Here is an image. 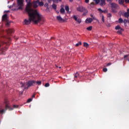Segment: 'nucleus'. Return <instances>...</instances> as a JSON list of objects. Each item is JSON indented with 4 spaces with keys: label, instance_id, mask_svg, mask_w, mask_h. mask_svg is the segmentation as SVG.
I'll return each instance as SVG.
<instances>
[{
    "label": "nucleus",
    "instance_id": "obj_44",
    "mask_svg": "<svg viewBox=\"0 0 129 129\" xmlns=\"http://www.w3.org/2000/svg\"><path fill=\"white\" fill-rule=\"evenodd\" d=\"M94 5H95V3H94V2H92L90 4V6H92V5L94 6Z\"/></svg>",
    "mask_w": 129,
    "mask_h": 129
},
{
    "label": "nucleus",
    "instance_id": "obj_21",
    "mask_svg": "<svg viewBox=\"0 0 129 129\" xmlns=\"http://www.w3.org/2000/svg\"><path fill=\"white\" fill-rule=\"evenodd\" d=\"M122 31H123V29L122 28L118 30V31H117V34H118L119 35L121 34Z\"/></svg>",
    "mask_w": 129,
    "mask_h": 129
},
{
    "label": "nucleus",
    "instance_id": "obj_15",
    "mask_svg": "<svg viewBox=\"0 0 129 129\" xmlns=\"http://www.w3.org/2000/svg\"><path fill=\"white\" fill-rule=\"evenodd\" d=\"M56 19L57 21H59V22H62V21L63 22H64V20L62 18H61V16L56 17Z\"/></svg>",
    "mask_w": 129,
    "mask_h": 129
},
{
    "label": "nucleus",
    "instance_id": "obj_27",
    "mask_svg": "<svg viewBox=\"0 0 129 129\" xmlns=\"http://www.w3.org/2000/svg\"><path fill=\"white\" fill-rule=\"evenodd\" d=\"M115 30H118L121 29L122 28L120 27V26L117 25L115 27Z\"/></svg>",
    "mask_w": 129,
    "mask_h": 129
},
{
    "label": "nucleus",
    "instance_id": "obj_3",
    "mask_svg": "<svg viewBox=\"0 0 129 129\" xmlns=\"http://www.w3.org/2000/svg\"><path fill=\"white\" fill-rule=\"evenodd\" d=\"M36 84L35 80H29L28 82L26 83L27 87L25 85V84L22 85V87H24L25 89H29L30 87H32V86H35Z\"/></svg>",
    "mask_w": 129,
    "mask_h": 129
},
{
    "label": "nucleus",
    "instance_id": "obj_57",
    "mask_svg": "<svg viewBox=\"0 0 129 129\" xmlns=\"http://www.w3.org/2000/svg\"><path fill=\"white\" fill-rule=\"evenodd\" d=\"M9 12H10V11H7V13H9Z\"/></svg>",
    "mask_w": 129,
    "mask_h": 129
},
{
    "label": "nucleus",
    "instance_id": "obj_33",
    "mask_svg": "<svg viewBox=\"0 0 129 129\" xmlns=\"http://www.w3.org/2000/svg\"><path fill=\"white\" fill-rule=\"evenodd\" d=\"M33 100V99L32 98H29L27 100V102L28 103H29V102H31V101H32Z\"/></svg>",
    "mask_w": 129,
    "mask_h": 129
},
{
    "label": "nucleus",
    "instance_id": "obj_45",
    "mask_svg": "<svg viewBox=\"0 0 129 129\" xmlns=\"http://www.w3.org/2000/svg\"><path fill=\"white\" fill-rule=\"evenodd\" d=\"M52 0H47L48 3H49V4H51V3L52 2Z\"/></svg>",
    "mask_w": 129,
    "mask_h": 129
},
{
    "label": "nucleus",
    "instance_id": "obj_38",
    "mask_svg": "<svg viewBox=\"0 0 129 129\" xmlns=\"http://www.w3.org/2000/svg\"><path fill=\"white\" fill-rule=\"evenodd\" d=\"M103 72H107V69L106 68H105L103 69Z\"/></svg>",
    "mask_w": 129,
    "mask_h": 129
},
{
    "label": "nucleus",
    "instance_id": "obj_58",
    "mask_svg": "<svg viewBox=\"0 0 129 129\" xmlns=\"http://www.w3.org/2000/svg\"><path fill=\"white\" fill-rule=\"evenodd\" d=\"M127 23L129 24V20H128Z\"/></svg>",
    "mask_w": 129,
    "mask_h": 129
},
{
    "label": "nucleus",
    "instance_id": "obj_23",
    "mask_svg": "<svg viewBox=\"0 0 129 129\" xmlns=\"http://www.w3.org/2000/svg\"><path fill=\"white\" fill-rule=\"evenodd\" d=\"M84 47H85L86 48H88V47H89V44H88V43L84 42Z\"/></svg>",
    "mask_w": 129,
    "mask_h": 129
},
{
    "label": "nucleus",
    "instance_id": "obj_7",
    "mask_svg": "<svg viewBox=\"0 0 129 129\" xmlns=\"http://www.w3.org/2000/svg\"><path fill=\"white\" fill-rule=\"evenodd\" d=\"M2 21L3 22H8V21H9V17H8V14H4L2 16Z\"/></svg>",
    "mask_w": 129,
    "mask_h": 129
},
{
    "label": "nucleus",
    "instance_id": "obj_5",
    "mask_svg": "<svg viewBox=\"0 0 129 129\" xmlns=\"http://www.w3.org/2000/svg\"><path fill=\"white\" fill-rule=\"evenodd\" d=\"M6 106H5V109H0V114H4L5 113V111L6 110H7V109H9V110H13L14 109V108H12L11 106L9 105V101H5Z\"/></svg>",
    "mask_w": 129,
    "mask_h": 129
},
{
    "label": "nucleus",
    "instance_id": "obj_48",
    "mask_svg": "<svg viewBox=\"0 0 129 129\" xmlns=\"http://www.w3.org/2000/svg\"><path fill=\"white\" fill-rule=\"evenodd\" d=\"M102 13H106V10H102Z\"/></svg>",
    "mask_w": 129,
    "mask_h": 129
},
{
    "label": "nucleus",
    "instance_id": "obj_12",
    "mask_svg": "<svg viewBox=\"0 0 129 129\" xmlns=\"http://www.w3.org/2000/svg\"><path fill=\"white\" fill-rule=\"evenodd\" d=\"M100 5L101 7H102V6H105V0H100Z\"/></svg>",
    "mask_w": 129,
    "mask_h": 129
},
{
    "label": "nucleus",
    "instance_id": "obj_1",
    "mask_svg": "<svg viewBox=\"0 0 129 129\" xmlns=\"http://www.w3.org/2000/svg\"><path fill=\"white\" fill-rule=\"evenodd\" d=\"M26 2L29 3L26 6L25 11L28 14L29 18L25 19L23 25H30L31 22L36 25L39 24L42 21L43 16L37 10L31 9L32 4L30 3V0H26Z\"/></svg>",
    "mask_w": 129,
    "mask_h": 129
},
{
    "label": "nucleus",
    "instance_id": "obj_4",
    "mask_svg": "<svg viewBox=\"0 0 129 129\" xmlns=\"http://www.w3.org/2000/svg\"><path fill=\"white\" fill-rule=\"evenodd\" d=\"M110 5L111 6L112 13H113L114 14L117 13V10H119V6L114 3H110Z\"/></svg>",
    "mask_w": 129,
    "mask_h": 129
},
{
    "label": "nucleus",
    "instance_id": "obj_59",
    "mask_svg": "<svg viewBox=\"0 0 129 129\" xmlns=\"http://www.w3.org/2000/svg\"><path fill=\"white\" fill-rule=\"evenodd\" d=\"M94 1H95V0H94Z\"/></svg>",
    "mask_w": 129,
    "mask_h": 129
},
{
    "label": "nucleus",
    "instance_id": "obj_24",
    "mask_svg": "<svg viewBox=\"0 0 129 129\" xmlns=\"http://www.w3.org/2000/svg\"><path fill=\"white\" fill-rule=\"evenodd\" d=\"M36 85H41V84H42V81H36Z\"/></svg>",
    "mask_w": 129,
    "mask_h": 129
},
{
    "label": "nucleus",
    "instance_id": "obj_47",
    "mask_svg": "<svg viewBox=\"0 0 129 129\" xmlns=\"http://www.w3.org/2000/svg\"><path fill=\"white\" fill-rule=\"evenodd\" d=\"M111 64V62H109L107 64V66H110Z\"/></svg>",
    "mask_w": 129,
    "mask_h": 129
},
{
    "label": "nucleus",
    "instance_id": "obj_50",
    "mask_svg": "<svg viewBox=\"0 0 129 129\" xmlns=\"http://www.w3.org/2000/svg\"><path fill=\"white\" fill-rule=\"evenodd\" d=\"M70 3H73V0H69Z\"/></svg>",
    "mask_w": 129,
    "mask_h": 129
},
{
    "label": "nucleus",
    "instance_id": "obj_31",
    "mask_svg": "<svg viewBox=\"0 0 129 129\" xmlns=\"http://www.w3.org/2000/svg\"><path fill=\"white\" fill-rule=\"evenodd\" d=\"M45 87H49L50 86V84L49 83H47L44 85Z\"/></svg>",
    "mask_w": 129,
    "mask_h": 129
},
{
    "label": "nucleus",
    "instance_id": "obj_35",
    "mask_svg": "<svg viewBox=\"0 0 129 129\" xmlns=\"http://www.w3.org/2000/svg\"><path fill=\"white\" fill-rule=\"evenodd\" d=\"M95 4L97 5V4H99L100 0H95Z\"/></svg>",
    "mask_w": 129,
    "mask_h": 129
},
{
    "label": "nucleus",
    "instance_id": "obj_49",
    "mask_svg": "<svg viewBox=\"0 0 129 129\" xmlns=\"http://www.w3.org/2000/svg\"><path fill=\"white\" fill-rule=\"evenodd\" d=\"M92 19V20H96V18H95V17H94V16L93 17Z\"/></svg>",
    "mask_w": 129,
    "mask_h": 129
},
{
    "label": "nucleus",
    "instance_id": "obj_39",
    "mask_svg": "<svg viewBox=\"0 0 129 129\" xmlns=\"http://www.w3.org/2000/svg\"><path fill=\"white\" fill-rule=\"evenodd\" d=\"M13 107H14V108H18V107H19V105H14Z\"/></svg>",
    "mask_w": 129,
    "mask_h": 129
},
{
    "label": "nucleus",
    "instance_id": "obj_32",
    "mask_svg": "<svg viewBox=\"0 0 129 129\" xmlns=\"http://www.w3.org/2000/svg\"><path fill=\"white\" fill-rule=\"evenodd\" d=\"M82 43H81V42H79L78 43H77L76 44V47H78V46H79V45H82Z\"/></svg>",
    "mask_w": 129,
    "mask_h": 129
},
{
    "label": "nucleus",
    "instance_id": "obj_42",
    "mask_svg": "<svg viewBox=\"0 0 129 129\" xmlns=\"http://www.w3.org/2000/svg\"><path fill=\"white\" fill-rule=\"evenodd\" d=\"M124 3L126 4H129V0H124Z\"/></svg>",
    "mask_w": 129,
    "mask_h": 129
},
{
    "label": "nucleus",
    "instance_id": "obj_10",
    "mask_svg": "<svg viewBox=\"0 0 129 129\" xmlns=\"http://www.w3.org/2000/svg\"><path fill=\"white\" fill-rule=\"evenodd\" d=\"M6 32L8 35L10 34H13L14 33V30L12 29L9 28L8 30H6Z\"/></svg>",
    "mask_w": 129,
    "mask_h": 129
},
{
    "label": "nucleus",
    "instance_id": "obj_43",
    "mask_svg": "<svg viewBox=\"0 0 129 129\" xmlns=\"http://www.w3.org/2000/svg\"><path fill=\"white\" fill-rule=\"evenodd\" d=\"M85 3H86V4H88L89 3V0H85Z\"/></svg>",
    "mask_w": 129,
    "mask_h": 129
},
{
    "label": "nucleus",
    "instance_id": "obj_19",
    "mask_svg": "<svg viewBox=\"0 0 129 129\" xmlns=\"http://www.w3.org/2000/svg\"><path fill=\"white\" fill-rule=\"evenodd\" d=\"M124 3V0H118L119 5H122Z\"/></svg>",
    "mask_w": 129,
    "mask_h": 129
},
{
    "label": "nucleus",
    "instance_id": "obj_56",
    "mask_svg": "<svg viewBox=\"0 0 129 129\" xmlns=\"http://www.w3.org/2000/svg\"><path fill=\"white\" fill-rule=\"evenodd\" d=\"M124 26H125V27H126V24H124Z\"/></svg>",
    "mask_w": 129,
    "mask_h": 129
},
{
    "label": "nucleus",
    "instance_id": "obj_6",
    "mask_svg": "<svg viewBox=\"0 0 129 129\" xmlns=\"http://www.w3.org/2000/svg\"><path fill=\"white\" fill-rule=\"evenodd\" d=\"M25 2L27 3V5L29 4V3L27 2V0H25ZM29 3L31 4V5L30 6V9L31 10H34V9H37V8H38V4L39 3V0L34 1L32 3V0H29ZM32 7H33L34 9L32 8Z\"/></svg>",
    "mask_w": 129,
    "mask_h": 129
},
{
    "label": "nucleus",
    "instance_id": "obj_22",
    "mask_svg": "<svg viewBox=\"0 0 129 129\" xmlns=\"http://www.w3.org/2000/svg\"><path fill=\"white\" fill-rule=\"evenodd\" d=\"M118 22H119V24H122V23H123V19L120 18L118 20Z\"/></svg>",
    "mask_w": 129,
    "mask_h": 129
},
{
    "label": "nucleus",
    "instance_id": "obj_34",
    "mask_svg": "<svg viewBox=\"0 0 129 129\" xmlns=\"http://www.w3.org/2000/svg\"><path fill=\"white\" fill-rule=\"evenodd\" d=\"M111 17H112V15H111V14L108 13V14H107V17H108V18H111Z\"/></svg>",
    "mask_w": 129,
    "mask_h": 129
},
{
    "label": "nucleus",
    "instance_id": "obj_20",
    "mask_svg": "<svg viewBox=\"0 0 129 129\" xmlns=\"http://www.w3.org/2000/svg\"><path fill=\"white\" fill-rule=\"evenodd\" d=\"M52 9H53V10L56 11V10H57V5L54 4H53L52 5Z\"/></svg>",
    "mask_w": 129,
    "mask_h": 129
},
{
    "label": "nucleus",
    "instance_id": "obj_29",
    "mask_svg": "<svg viewBox=\"0 0 129 129\" xmlns=\"http://www.w3.org/2000/svg\"><path fill=\"white\" fill-rule=\"evenodd\" d=\"M128 20H126V19H124L123 20V23L124 24V25H126V23H127Z\"/></svg>",
    "mask_w": 129,
    "mask_h": 129
},
{
    "label": "nucleus",
    "instance_id": "obj_41",
    "mask_svg": "<svg viewBox=\"0 0 129 129\" xmlns=\"http://www.w3.org/2000/svg\"><path fill=\"white\" fill-rule=\"evenodd\" d=\"M98 12H99L100 13H102V11H103V10H102L101 9H100V8L98 9Z\"/></svg>",
    "mask_w": 129,
    "mask_h": 129
},
{
    "label": "nucleus",
    "instance_id": "obj_46",
    "mask_svg": "<svg viewBox=\"0 0 129 129\" xmlns=\"http://www.w3.org/2000/svg\"><path fill=\"white\" fill-rule=\"evenodd\" d=\"M18 10H23V8H22V6H20V7L18 8Z\"/></svg>",
    "mask_w": 129,
    "mask_h": 129
},
{
    "label": "nucleus",
    "instance_id": "obj_9",
    "mask_svg": "<svg viewBox=\"0 0 129 129\" xmlns=\"http://www.w3.org/2000/svg\"><path fill=\"white\" fill-rule=\"evenodd\" d=\"M92 21H93V19H92V18H87L85 21V23L86 24H91V23H92Z\"/></svg>",
    "mask_w": 129,
    "mask_h": 129
},
{
    "label": "nucleus",
    "instance_id": "obj_18",
    "mask_svg": "<svg viewBox=\"0 0 129 129\" xmlns=\"http://www.w3.org/2000/svg\"><path fill=\"white\" fill-rule=\"evenodd\" d=\"M123 17H125V18H128L129 17V13L128 12H125L124 14L122 15Z\"/></svg>",
    "mask_w": 129,
    "mask_h": 129
},
{
    "label": "nucleus",
    "instance_id": "obj_52",
    "mask_svg": "<svg viewBox=\"0 0 129 129\" xmlns=\"http://www.w3.org/2000/svg\"><path fill=\"white\" fill-rule=\"evenodd\" d=\"M90 17H91V18H93L94 16H93V15H92V14H91L90 15Z\"/></svg>",
    "mask_w": 129,
    "mask_h": 129
},
{
    "label": "nucleus",
    "instance_id": "obj_26",
    "mask_svg": "<svg viewBox=\"0 0 129 129\" xmlns=\"http://www.w3.org/2000/svg\"><path fill=\"white\" fill-rule=\"evenodd\" d=\"M38 5L39 6V7H43L44 6V3L42 2H40V1H39Z\"/></svg>",
    "mask_w": 129,
    "mask_h": 129
},
{
    "label": "nucleus",
    "instance_id": "obj_28",
    "mask_svg": "<svg viewBox=\"0 0 129 129\" xmlns=\"http://www.w3.org/2000/svg\"><path fill=\"white\" fill-rule=\"evenodd\" d=\"M65 10L68 13V12H69V6H65Z\"/></svg>",
    "mask_w": 129,
    "mask_h": 129
},
{
    "label": "nucleus",
    "instance_id": "obj_14",
    "mask_svg": "<svg viewBox=\"0 0 129 129\" xmlns=\"http://www.w3.org/2000/svg\"><path fill=\"white\" fill-rule=\"evenodd\" d=\"M74 79H75L76 78H78V77H80L79 73L77 72L76 74H74Z\"/></svg>",
    "mask_w": 129,
    "mask_h": 129
},
{
    "label": "nucleus",
    "instance_id": "obj_17",
    "mask_svg": "<svg viewBox=\"0 0 129 129\" xmlns=\"http://www.w3.org/2000/svg\"><path fill=\"white\" fill-rule=\"evenodd\" d=\"M60 14H62V15H64L65 14V9L64 8H61L60 10Z\"/></svg>",
    "mask_w": 129,
    "mask_h": 129
},
{
    "label": "nucleus",
    "instance_id": "obj_40",
    "mask_svg": "<svg viewBox=\"0 0 129 129\" xmlns=\"http://www.w3.org/2000/svg\"><path fill=\"white\" fill-rule=\"evenodd\" d=\"M102 21L103 23H104L105 20H104V16L103 15H102Z\"/></svg>",
    "mask_w": 129,
    "mask_h": 129
},
{
    "label": "nucleus",
    "instance_id": "obj_53",
    "mask_svg": "<svg viewBox=\"0 0 129 129\" xmlns=\"http://www.w3.org/2000/svg\"><path fill=\"white\" fill-rule=\"evenodd\" d=\"M12 8H13V6H10L9 7V8H10V9H12Z\"/></svg>",
    "mask_w": 129,
    "mask_h": 129
},
{
    "label": "nucleus",
    "instance_id": "obj_51",
    "mask_svg": "<svg viewBox=\"0 0 129 129\" xmlns=\"http://www.w3.org/2000/svg\"><path fill=\"white\" fill-rule=\"evenodd\" d=\"M44 6L45 7H48V4L46 3Z\"/></svg>",
    "mask_w": 129,
    "mask_h": 129
},
{
    "label": "nucleus",
    "instance_id": "obj_55",
    "mask_svg": "<svg viewBox=\"0 0 129 129\" xmlns=\"http://www.w3.org/2000/svg\"><path fill=\"white\" fill-rule=\"evenodd\" d=\"M127 13H129V9L127 10Z\"/></svg>",
    "mask_w": 129,
    "mask_h": 129
},
{
    "label": "nucleus",
    "instance_id": "obj_36",
    "mask_svg": "<svg viewBox=\"0 0 129 129\" xmlns=\"http://www.w3.org/2000/svg\"><path fill=\"white\" fill-rule=\"evenodd\" d=\"M73 19L75 20H76V21H77V20L78 19V18H77V16H74V17H73Z\"/></svg>",
    "mask_w": 129,
    "mask_h": 129
},
{
    "label": "nucleus",
    "instance_id": "obj_8",
    "mask_svg": "<svg viewBox=\"0 0 129 129\" xmlns=\"http://www.w3.org/2000/svg\"><path fill=\"white\" fill-rule=\"evenodd\" d=\"M77 11L78 12H80L81 13H83L84 12V10H85V8L82 7V6H79L77 9Z\"/></svg>",
    "mask_w": 129,
    "mask_h": 129
},
{
    "label": "nucleus",
    "instance_id": "obj_54",
    "mask_svg": "<svg viewBox=\"0 0 129 129\" xmlns=\"http://www.w3.org/2000/svg\"><path fill=\"white\" fill-rule=\"evenodd\" d=\"M35 94H34V95H32V97H33V98L35 97Z\"/></svg>",
    "mask_w": 129,
    "mask_h": 129
},
{
    "label": "nucleus",
    "instance_id": "obj_30",
    "mask_svg": "<svg viewBox=\"0 0 129 129\" xmlns=\"http://www.w3.org/2000/svg\"><path fill=\"white\" fill-rule=\"evenodd\" d=\"M87 31H91L92 30V26H90L88 28H87Z\"/></svg>",
    "mask_w": 129,
    "mask_h": 129
},
{
    "label": "nucleus",
    "instance_id": "obj_2",
    "mask_svg": "<svg viewBox=\"0 0 129 129\" xmlns=\"http://www.w3.org/2000/svg\"><path fill=\"white\" fill-rule=\"evenodd\" d=\"M0 37H1L0 39V48L2 46H4V47H2V49L0 50V54L6 55V51L8 50V46H9L11 44L12 39L8 35L5 36L4 35V31H0Z\"/></svg>",
    "mask_w": 129,
    "mask_h": 129
},
{
    "label": "nucleus",
    "instance_id": "obj_16",
    "mask_svg": "<svg viewBox=\"0 0 129 129\" xmlns=\"http://www.w3.org/2000/svg\"><path fill=\"white\" fill-rule=\"evenodd\" d=\"M6 22V27H10V25H11V21H9V20H7V21Z\"/></svg>",
    "mask_w": 129,
    "mask_h": 129
},
{
    "label": "nucleus",
    "instance_id": "obj_25",
    "mask_svg": "<svg viewBox=\"0 0 129 129\" xmlns=\"http://www.w3.org/2000/svg\"><path fill=\"white\" fill-rule=\"evenodd\" d=\"M53 2L54 4H58V3H61V0H53Z\"/></svg>",
    "mask_w": 129,
    "mask_h": 129
},
{
    "label": "nucleus",
    "instance_id": "obj_37",
    "mask_svg": "<svg viewBox=\"0 0 129 129\" xmlns=\"http://www.w3.org/2000/svg\"><path fill=\"white\" fill-rule=\"evenodd\" d=\"M76 22H78L79 24H80V23H81V20L80 19H78Z\"/></svg>",
    "mask_w": 129,
    "mask_h": 129
},
{
    "label": "nucleus",
    "instance_id": "obj_13",
    "mask_svg": "<svg viewBox=\"0 0 129 129\" xmlns=\"http://www.w3.org/2000/svg\"><path fill=\"white\" fill-rule=\"evenodd\" d=\"M83 16H86V15H87V14H88V10H87L85 8V10L83 11Z\"/></svg>",
    "mask_w": 129,
    "mask_h": 129
},
{
    "label": "nucleus",
    "instance_id": "obj_11",
    "mask_svg": "<svg viewBox=\"0 0 129 129\" xmlns=\"http://www.w3.org/2000/svg\"><path fill=\"white\" fill-rule=\"evenodd\" d=\"M23 0H18L17 4L19 7H23Z\"/></svg>",
    "mask_w": 129,
    "mask_h": 129
}]
</instances>
